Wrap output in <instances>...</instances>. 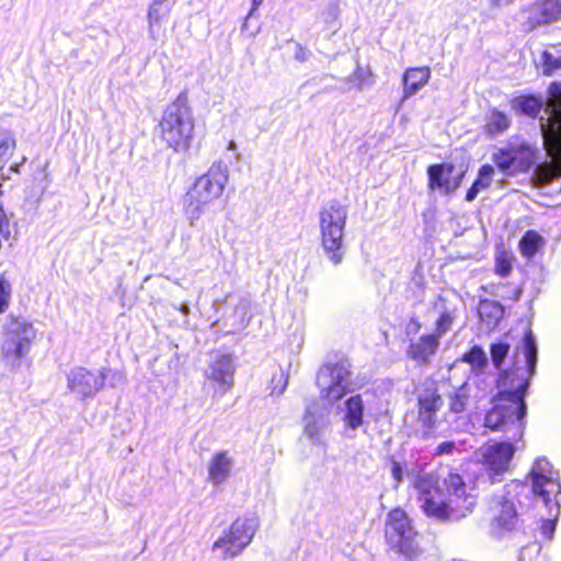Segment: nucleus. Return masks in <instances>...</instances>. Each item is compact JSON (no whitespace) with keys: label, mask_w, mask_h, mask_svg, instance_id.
Instances as JSON below:
<instances>
[{"label":"nucleus","mask_w":561,"mask_h":561,"mask_svg":"<svg viewBox=\"0 0 561 561\" xmlns=\"http://www.w3.org/2000/svg\"><path fill=\"white\" fill-rule=\"evenodd\" d=\"M523 341L527 375L519 374L517 367L501 373L497 382L502 389L493 397L492 407L483 420L484 427L492 432L513 430L515 440H520L524 435V419L527 412L525 397L537 362V346L530 329L525 332Z\"/></svg>","instance_id":"f257e3e1"},{"label":"nucleus","mask_w":561,"mask_h":561,"mask_svg":"<svg viewBox=\"0 0 561 561\" xmlns=\"http://www.w3.org/2000/svg\"><path fill=\"white\" fill-rule=\"evenodd\" d=\"M37 339L33 323L18 316H9L3 327L0 345L1 360L9 366H20Z\"/></svg>","instance_id":"f03ea898"},{"label":"nucleus","mask_w":561,"mask_h":561,"mask_svg":"<svg viewBox=\"0 0 561 561\" xmlns=\"http://www.w3.org/2000/svg\"><path fill=\"white\" fill-rule=\"evenodd\" d=\"M347 219L346 208L337 202L324 206L319 214L321 244L334 264L343 259L342 247Z\"/></svg>","instance_id":"7ed1b4c3"},{"label":"nucleus","mask_w":561,"mask_h":561,"mask_svg":"<svg viewBox=\"0 0 561 561\" xmlns=\"http://www.w3.org/2000/svg\"><path fill=\"white\" fill-rule=\"evenodd\" d=\"M444 405L443 394L434 380L424 382L423 389L416 394L415 431L422 439L437 437L440 424L438 413Z\"/></svg>","instance_id":"20e7f679"},{"label":"nucleus","mask_w":561,"mask_h":561,"mask_svg":"<svg viewBox=\"0 0 561 561\" xmlns=\"http://www.w3.org/2000/svg\"><path fill=\"white\" fill-rule=\"evenodd\" d=\"M160 127L167 140H190L193 137L194 118L187 93H180L168 105L160 122Z\"/></svg>","instance_id":"39448f33"},{"label":"nucleus","mask_w":561,"mask_h":561,"mask_svg":"<svg viewBox=\"0 0 561 561\" xmlns=\"http://www.w3.org/2000/svg\"><path fill=\"white\" fill-rule=\"evenodd\" d=\"M415 536L416 531L404 510L396 507L387 514L385 538L392 550L412 559L417 553Z\"/></svg>","instance_id":"423d86ee"},{"label":"nucleus","mask_w":561,"mask_h":561,"mask_svg":"<svg viewBox=\"0 0 561 561\" xmlns=\"http://www.w3.org/2000/svg\"><path fill=\"white\" fill-rule=\"evenodd\" d=\"M350 365L346 360L323 364L317 374L321 400L330 404L340 401L350 391Z\"/></svg>","instance_id":"0eeeda50"},{"label":"nucleus","mask_w":561,"mask_h":561,"mask_svg":"<svg viewBox=\"0 0 561 561\" xmlns=\"http://www.w3.org/2000/svg\"><path fill=\"white\" fill-rule=\"evenodd\" d=\"M254 533V522L249 517L240 516L214 542L213 549H219L224 559L233 558L250 545Z\"/></svg>","instance_id":"6e6552de"},{"label":"nucleus","mask_w":561,"mask_h":561,"mask_svg":"<svg viewBox=\"0 0 561 561\" xmlns=\"http://www.w3.org/2000/svg\"><path fill=\"white\" fill-rule=\"evenodd\" d=\"M495 167L505 173H527L537 162V150L526 142L510 144L493 153Z\"/></svg>","instance_id":"1a4fd4ad"},{"label":"nucleus","mask_w":561,"mask_h":561,"mask_svg":"<svg viewBox=\"0 0 561 561\" xmlns=\"http://www.w3.org/2000/svg\"><path fill=\"white\" fill-rule=\"evenodd\" d=\"M516 447L510 442L485 444L481 454V463L492 482L501 481L510 470Z\"/></svg>","instance_id":"9d476101"},{"label":"nucleus","mask_w":561,"mask_h":561,"mask_svg":"<svg viewBox=\"0 0 561 561\" xmlns=\"http://www.w3.org/2000/svg\"><path fill=\"white\" fill-rule=\"evenodd\" d=\"M414 488L424 514L427 517L443 522L445 499H443V490L439 486L438 478L434 474L419 476L414 480Z\"/></svg>","instance_id":"9b49d317"},{"label":"nucleus","mask_w":561,"mask_h":561,"mask_svg":"<svg viewBox=\"0 0 561 561\" xmlns=\"http://www.w3.org/2000/svg\"><path fill=\"white\" fill-rule=\"evenodd\" d=\"M528 476L531 479L533 492L540 496L547 506L551 502L552 495L561 492V484L554 478L553 467L547 458H538Z\"/></svg>","instance_id":"f8f14e48"},{"label":"nucleus","mask_w":561,"mask_h":561,"mask_svg":"<svg viewBox=\"0 0 561 561\" xmlns=\"http://www.w3.org/2000/svg\"><path fill=\"white\" fill-rule=\"evenodd\" d=\"M106 378L105 369L92 371L85 367H75L67 376L68 388L79 398L87 399L103 389Z\"/></svg>","instance_id":"ddd939ff"},{"label":"nucleus","mask_w":561,"mask_h":561,"mask_svg":"<svg viewBox=\"0 0 561 561\" xmlns=\"http://www.w3.org/2000/svg\"><path fill=\"white\" fill-rule=\"evenodd\" d=\"M236 367L231 354H218L209 363L207 379L217 383L213 390V399L219 400L234 386Z\"/></svg>","instance_id":"4468645a"},{"label":"nucleus","mask_w":561,"mask_h":561,"mask_svg":"<svg viewBox=\"0 0 561 561\" xmlns=\"http://www.w3.org/2000/svg\"><path fill=\"white\" fill-rule=\"evenodd\" d=\"M546 113L540 118L543 140H561V82L550 84Z\"/></svg>","instance_id":"2eb2a0df"},{"label":"nucleus","mask_w":561,"mask_h":561,"mask_svg":"<svg viewBox=\"0 0 561 561\" xmlns=\"http://www.w3.org/2000/svg\"><path fill=\"white\" fill-rule=\"evenodd\" d=\"M526 31L550 25L561 20V0L536 1L524 10Z\"/></svg>","instance_id":"dca6fc26"},{"label":"nucleus","mask_w":561,"mask_h":561,"mask_svg":"<svg viewBox=\"0 0 561 561\" xmlns=\"http://www.w3.org/2000/svg\"><path fill=\"white\" fill-rule=\"evenodd\" d=\"M550 161L538 164L531 175L534 187H545L561 178V142H543Z\"/></svg>","instance_id":"f3484780"},{"label":"nucleus","mask_w":561,"mask_h":561,"mask_svg":"<svg viewBox=\"0 0 561 561\" xmlns=\"http://www.w3.org/2000/svg\"><path fill=\"white\" fill-rule=\"evenodd\" d=\"M440 341L431 333L422 334L416 341H412L407 348V357L420 367H426L436 355Z\"/></svg>","instance_id":"a211bd4d"},{"label":"nucleus","mask_w":561,"mask_h":561,"mask_svg":"<svg viewBox=\"0 0 561 561\" xmlns=\"http://www.w3.org/2000/svg\"><path fill=\"white\" fill-rule=\"evenodd\" d=\"M518 523L519 518L515 504L507 499H502L497 503L496 511L491 520L492 533L496 536H503L515 530Z\"/></svg>","instance_id":"6ab92c4d"},{"label":"nucleus","mask_w":561,"mask_h":561,"mask_svg":"<svg viewBox=\"0 0 561 561\" xmlns=\"http://www.w3.org/2000/svg\"><path fill=\"white\" fill-rule=\"evenodd\" d=\"M215 199L206 188H203L195 181L183 198V208L186 216L193 221L198 219L205 211V208L213 204Z\"/></svg>","instance_id":"aec40b11"},{"label":"nucleus","mask_w":561,"mask_h":561,"mask_svg":"<svg viewBox=\"0 0 561 561\" xmlns=\"http://www.w3.org/2000/svg\"><path fill=\"white\" fill-rule=\"evenodd\" d=\"M455 167L451 163H437L427 168L428 187L431 190L439 188L446 193L454 192L459 187L462 175L450 180L449 175L453 173Z\"/></svg>","instance_id":"412c9836"},{"label":"nucleus","mask_w":561,"mask_h":561,"mask_svg":"<svg viewBox=\"0 0 561 561\" xmlns=\"http://www.w3.org/2000/svg\"><path fill=\"white\" fill-rule=\"evenodd\" d=\"M228 178L227 168L219 162L214 163L206 173L198 176L195 181L203 188H206L216 201L222 195Z\"/></svg>","instance_id":"4be33fe9"},{"label":"nucleus","mask_w":561,"mask_h":561,"mask_svg":"<svg viewBox=\"0 0 561 561\" xmlns=\"http://www.w3.org/2000/svg\"><path fill=\"white\" fill-rule=\"evenodd\" d=\"M476 507L472 494L450 495L445 497L443 522L459 520L470 515Z\"/></svg>","instance_id":"5701e85b"},{"label":"nucleus","mask_w":561,"mask_h":561,"mask_svg":"<svg viewBox=\"0 0 561 561\" xmlns=\"http://www.w3.org/2000/svg\"><path fill=\"white\" fill-rule=\"evenodd\" d=\"M232 459L227 450L216 453L208 465V481L220 485L229 478Z\"/></svg>","instance_id":"b1692460"},{"label":"nucleus","mask_w":561,"mask_h":561,"mask_svg":"<svg viewBox=\"0 0 561 561\" xmlns=\"http://www.w3.org/2000/svg\"><path fill=\"white\" fill-rule=\"evenodd\" d=\"M431 78L428 67L410 68L403 73V99H409L416 94Z\"/></svg>","instance_id":"393cba45"},{"label":"nucleus","mask_w":561,"mask_h":561,"mask_svg":"<svg viewBox=\"0 0 561 561\" xmlns=\"http://www.w3.org/2000/svg\"><path fill=\"white\" fill-rule=\"evenodd\" d=\"M172 10L170 0H153L148 9V27L152 37H156Z\"/></svg>","instance_id":"a878e982"},{"label":"nucleus","mask_w":561,"mask_h":561,"mask_svg":"<svg viewBox=\"0 0 561 561\" xmlns=\"http://www.w3.org/2000/svg\"><path fill=\"white\" fill-rule=\"evenodd\" d=\"M346 427L358 428L364 422V401L360 394H354L345 401L343 417Z\"/></svg>","instance_id":"bb28decb"},{"label":"nucleus","mask_w":561,"mask_h":561,"mask_svg":"<svg viewBox=\"0 0 561 561\" xmlns=\"http://www.w3.org/2000/svg\"><path fill=\"white\" fill-rule=\"evenodd\" d=\"M493 175L494 169L492 165L483 164L480 167L477 179L466 193V201L472 202L480 192L488 190L492 184Z\"/></svg>","instance_id":"cd10ccee"},{"label":"nucleus","mask_w":561,"mask_h":561,"mask_svg":"<svg viewBox=\"0 0 561 561\" xmlns=\"http://www.w3.org/2000/svg\"><path fill=\"white\" fill-rule=\"evenodd\" d=\"M503 313L504 309L500 302L491 299L480 300L478 306L479 319L488 327L496 325Z\"/></svg>","instance_id":"c85d7f7f"},{"label":"nucleus","mask_w":561,"mask_h":561,"mask_svg":"<svg viewBox=\"0 0 561 561\" xmlns=\"http://www.w3.org/2000/svg\"><path fill=\"white\" fill-rule=\"evenodd\" d=\"M543 238L536 230H527L519 240L518 248L524 257H533L543 245Z\"/></svg>","instance_id":"c756f323"},{"label":"nucleus","mask_w":561,"mask_h":561,"mask_svg":"<svg viewBox=\"0 0 561 561\" xmlns=\"http://www.w3.org/2000/svg\"><path fill=\"white\" fill-rule=\"evenodd\" d=\"M447 399L448 411L451 414L461 415L467 411L469 404V393L466 390L465 385L450 392L447 396Z\"/></svg>","instance_id":"7c9ffc66"},{"label":"nucleus","mask_w":561,"mask_h":561,"mask_svg":"<svg viewBox=\"0 0 561 561\" xmlns=\"http://www.w3.org/2000/svg\"><path fill=\"white\" fill-rule=\"evenodd\" d=\"M542 106V101L536 96H519L512 101V108L528 116H536Z\"/></svg>","instance_id":"2f4dec72"},{"label":"nucleus","mask_w":561,"mask_h":561,"mask_svg":"<svg viewBox=\"0 0 561 561\" xmlns=\"http://www.w3.org/2000/svg\"><path fill=\"white\" fill-rule=\"evenodd\" d=\"M513 271V255L503 245L495 252L494 273L502 278L507 277Z\"/></svg>","instance_id":"473e14b6"},{"label":"nucleus","mask_w":561,"mask_h":561,"mask_svg":"<svg viewBox=\"0 0 561 561\" xmlns=\"http://www.w3.org/2000/svg\"><path fill=\"white\" fill-rule=\"evenodd\" d=\"M510 118L500 111H492L486 118L485 131L489 136H496L510 126Z\"/></svg>","instance_id":"72a5a7b5"},{"label":"nucleus","mask_w":561,"mask_h":561,"mask_svg":"<svg viewBox=\"0 0 561 561\" xmlns=\"http://www.w3.org/2000/svg\"><path fill=\"white\" fill-rule=\"evenodd\" d=\"M446 496L469 494L463 478L455 471L448 472L443 480Z\"/></svg>","instance_id":"f704fd0d"},{"label":"nucleus","mask_w":561,"mask_h":561,"mask_svg":"<svg viewBox=\"0 0 561 561\" xmlns=\"http://www.w3.org/2000/svg\"><path fill=\"white\" fill-rule=\"evenodd\" d=\"M538 67L545 76H551L561 68V56L549 50H543L539 58Z\"/></svg>","instance_id":"c9c22d12"},{"label":"nucleus","mask_w":561,"mask_h":561,"mask_svg":"<svg viewBox=\"0 0 561 561\" xmlns=\"http://www.w3.org/2000/svg\"><path fill=\"white\" fill-rule=\"evenodd\" d=\"M511 350L510 344L504 342L493 343L490 346V355L493 366L496 369H501L504 363V359L508 355Z\"/></svg>","instance_id":"e433bc0d"},{"label":"nucleus","mask_w":561,"mask_h":561,"mask_svg":"<svg viewBox=\"0 0 561 561\" xmlns=\"http://www.w3.org/2000/svg\"><path fill=\"white\" fill-rule=\"evenodd\" d=\"M461 360L479 368H482L486 365V356L484 351L479 345H473L468 352H466Z\"/></svg>","instance_id":"4c0bfd02"},{"label":"nucleus","mask_w":561,"mask_h":561,"mask_svg":"<svg viewBox=\"0 0 561 561\" xmlns=\"http://www.w3.org/2000/svg\"><path fill=\"white\" fill-rule=\"evenodd\" d=\"M453 322L454 316L450 312H442L436 319L434 330L431 334L435 335L440 341L443 335L450 330Z\"/></svg>","instance_id":"58836bf2"},{"label":"nucleus","mask_w":561,"mask_h":561,"mask_svg":"<svg viewBox=\"0 0 561 561\" xmlns=\"http://www.w3.org/2000/svg\"><path fill=\"white\" fill-rule=\"evenodd\" d=\"M12 295V285L3 275H0V314L4 313L10 306Z\"/></svg>","instance_id":"ea45409f"},{"label":"nucleus","mask_w":561,"mask_h":561,"mask_svg":"<svg viewBox=\"0 0 561 561\" xmlns=\"http://www.w3.org/2000/svg\"><path fill=\"white\" fill-rule=\"evenodd\" d=\"M541 547L537 541L525 545L519 552L520 561H540Z\"/></svg>","instance_id":"a19ab883"},{"label":"nucleus","mask_w":561,"mask_h":561,"mask_svg":"<svg viewBox=\"0 0 561 561\" xmlns=\"http://www.w3.org/2000/svg\"><path fill=\"white\" fill-rule=\"evenodd\" d=\"M353 78L357 81L359 89L366 85H371L374 82L371 71L362 67L356 68Z\"/></svg>","instance_id":"79ce46f5"},{"label":"nucleus","mask_w":561,"mask_h":561,"mask_svg":"<svg viewBox=\"0 0 561 561\" xmlns=\"http://www.w3.org/2000/svg\"><path fill=\"white\" fill-rule=\"evenodd\" d=\"M15 150V142H0V169L12 158Z\"/></svg>","instance_id":"37998d69"},{"label":"nucleus","mask_w":561,"mask_h":561,"mask_svg":"<svg viewBox=\"0 0 561 561\" xmlns=\"http://www.w3.org/2000/svg\"><path fill=\"white\" fill-rule=\"evenodd\" d=\"M456 448V444L454 440H445L437 445L434 450V456L439 457L443 455L453 454Z\"/></svg>","instance_id":"c03bdc74"},{"label":"nucleus","mask_w":561,"mask_h":561,"mask_svg":"<svg viewBox=\"0 0 561 561\" xmlns=\"http://www.w3.org/2000/svg\"><path fill=\"white\" fill-rule=\"evenodd\" d=\"M556 530V522L553 519H546L540 526V533L543 538L550 540L553 537Z\"/></svg>","instance_id":"a18cd8bd"},{"label":"nucleus","mask_w":561,"mask_h":561,"mask_svg":"<svg viewBox=\"0 0 561 561\" xmlns=\"http://www.w3.org/2000/svg\"><path fill=\"white\" fill-rule=\"evenodd\" d=\"M391 473L397 484L401 483L403 479V470L401 465L396 460H392L391 462Z\"/></svg>","instance_id":"49530a36"},{"label":"nucleus","mask_w":561,"mask_h":561,"mask_svg":"<svg viewBox=\"0 0 561 561\" xmlns=\"http://www.w3.org/2000/svg\"><path fill=\"white\" fill-rule=\"evenodd\" d=\"M275 379H276V376L273 377L272 381H275ZM277 381L280 383V387L278 389V393H283L284 390L287 387V383H288V376L286 374L282 373V374L278 375Z\"/></svg>","instance_id":"de8ad7c7"},{"label":"nucleus","mask_w":561,"mask_h":561,"mask_svg":"<svg viewBox=\"0 0 561 561\" xmlns=\"http://www.w3.org/2000/svg\"><path fill=\"white\" fill-rule=\"evenodd\" d=\"M409 327L412 328V333L416 334L422 329V323L416 318H411L409 321Z\"/></svg>","instance_id":"09e8293b"},{"label":"nucleus","mask_w":561,"mask_h":561,"mask_svg":"<svg viewBox=\"0 0 561 561\" xmlns=\"http://www.w3.org/2000/svg\"><path fill=\"white\" fill-rule=\"evenodd\" d=\"M308 50L304 49L302 47H299L296 53V58L299 60H306L308 57Z\"/></svg>","instance_id":"8fccbe9b"},{"label":"nucleus","mask_w":561,"mask_h":561,"mask_svg":"<svg viewBox=\"0 0 561 561\" xmlns=\"http://www.w3.org/2000/svg\"><path fill=\"white\" fill-rule=\"evenodd\" d=\"M514 0H492L493 4L496 7H502L512 3Z\"/></svg>","instance_id":"3c124183"},{"label":"nucleus","mask_w":561,"mask_h":561,"mask_svg":"<svg viewBox=\"0 0 561 561\" xmlns=\"http://www.w3.org/2000/svg\"><path fill=\"white\" fill-rule=\"evenodd\" d=\"M262 2H263V0H253V3H252L253 8H252V10H255Z\"/></svg>","instance_id":"603ef678"},{"label":"nucleus","mask_w":561,"mask_h":561,"mask_svg":"<svg viewBox=\"0 0 561 561\" xmlns=\"http://www.w3.org/2000/svg\"><path fill=\"white\" fill-rule=\"evenodd\" d=\"M234 146V142H230L229 149H232Z\"/></svg>","instance_id":"864d4df0"}]
</instances>
